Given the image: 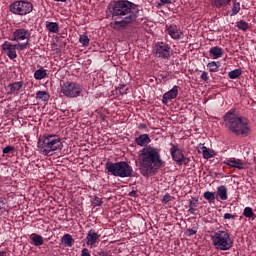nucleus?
Returning <instances> with one entry per match:
<instances>
[{
  "label": "nucleus",
  "instance_id": "16",
  "mask_svg": "<svg viewBox=\"0 0 256 256\" xmlns=\"http://www.w3.org/2000/svg\"><path fill=\"white\" fill-rule=\"evenodd\" d=\"M166 29L168 31V35H170V37L176 41H179V39L183 37V31H181V29H179L175 24L167 26Z\"/></svg>",
  "mask_w": 256,
  "mask_h": 256
},
{
  "label": "nucleus",
  "instance_id": "28",
  "mask_svg": "<svg viewBox=\"0 0 256 256\" xmlns=\"http://www.w3.org/2000/svg\"><path fill=\"white\" fill-rule=\"evenodd\" d=\"M231 3V0H213V5L217 7V9H221V7H227Z\"/></svg>",
  "mask_w": 256,
  "mask_h": 256
},
{
  "label": "nucleus",
  "instance_id": "36",
  "mask_svg": "<svg viewBox=\"0 0 256 256\" xmlns=\"http://www.w3.org/2000/svg\"><path fill=\"white\" fill-rule=\"evenodd\" d=\"M185 235H187V237H193V235H197V228L187 229Z\"/></svg>",
  "mask_w": 256,
  "mask_h": 256
},
{
  "label": "nucleus",
  "instance_id": "41",
  "mask_svg": "<svg viewBox=\"0 0 256 256\" xmlns=\"http://www.w3.org/2000/svg\"><path fill=\"white\" fill-rule=\"evenodd\" d=\"M200 78L202 79V81H205V83H209V74L207 72H202Z\"/></svg>",
  "mask_w": 256,
  "mask_h": 256
},
{
  "label": "nucleus",
  "instance_id": "38",
  "mask_svg": "<svg viewBox=\"0 0 256 256\" xmlns=\"http://www.w3.org/2000/svg\"><path fill=\"white\" fill-rule=\"evenodd\" d=\"M199 202V198L193 197L192 200H189V208L190 207H197V203Z\"/></svg>",
  "mask_w": 256,
  "mask_h": 256
},
{
  "label": "nucleus",
  "instance_id": "32",
  "mask_svg": "<svg viewBox=\"0 0 256 256\" xmlns=\"http://www.w3.org/2000/svg\"><path fill=\"white\" fill-rule=\"evenodd\" d=\"M241 11V4L239 2H234L232 7L231 17L237 15Z\"/></svg>",
  "mask_w": 256,
  "mask_h": 256
},
{
  "label": "nucleus",
  "instance_id": "39",
  "mask_svg": "<svg viewBox=\"0 0 256 256\" xmlns=\"http://www.w3.org/2000/svg\"><path fill=\"white\" fill-rule=\"evenodd\" d=\"M173 0H160V3L157 4V7L161 8L163 5H171Z\"/></svg>",
  "mask_w": 256,
  "mask_h": 256
},
{
  "label": "nucleus",
  "instance_id": "46",
  "mask_svg": "<svg viewBox=\"0 0 256 256\" xmlns=\"http://www.w3.org/2000/svg\"><path fill=\"white\" fill-rule=\"evenodd\" d=\"M129 197H137V191L132 190V191L129 193Z\"/></svg>",
  "mask_w": 256,
  "mask_h": 256
},
{
  "label": "nucleus",
  "instance_id": "48",
  "mask_svg": "<svg viewBox=\"0 0 256 256\" xmlns=\"http://www.w3.org/2000/svg\"><path fill=\"white\" fill-rule=\"evenodd\" d=\"M0 256H7V252L1 251V252H0Z\"/></svg>",
  "mask_w": 256,
  "mask_h": 256
},
{
  "label": "nucleus",
  "instance_id": "10",
  "mask_svg": "<svg viewBox=\"0 0 256 256\" xmlns=\"http://www.w3.org/2000/svg\"><path fill=\"white\" fill-rule=\"evenodd\" d=\"M170 146V153L173 161L178 165H189L191 159L187 158L185 154H183V150L179 149V146H176L173 143H170Z\"/></svg>",
  "mask_w": 256,
  "mask_h": 256
},
{
  "label": "nucleus",
  "instance_id": "14",
  "mask_svg": "<svg viewBox=\"0 0 256 256\" xmlns=\"http://www.w3.org/2000/svg\"><path fill=\"white\" fill-rule=\"evenodd\" d=\"M100 237L101 235L96 233L95 230H89L86 236V245L89 247H96L97 243H99Z\"/></svg>",
  "mask_w": 256,
  "mask_h": 256
},
{
  "label": "nucleus",
  "instance_id": "34",
  "mask_svg": "<svg viewBox=\"0 0 256 256\" xmlns=\"http://www.w3.org/2000/svg\"><path fill=\"white\" fill-rule=\"evenodd\" d=\"M79 42L83 47H89V37L87 35H80Z\"/></svg>",
  "mask_w": 256,
  "mask_h": 256
},
{
  "label": "nucleus",
  "instance_id": "27",
  "mask_svg": "<svg viewBox=\"0 0 256 256\" xmlns=\"http://www.w3.org/2000/svg\"><path fill=\"white\" fill-rule=\"evenodd\" d=\"M243 75V71L241 69H234L228 73L229 79H239Z\"/></svg>",
  "mask_w": 256,
  "mask_h": 256
},
{
  "label": "nucleus",
  "instance_id": "33",
  "mask_svg": "<svg viewBox=\"0 0 256 256\" xmlns=\"http://www.w3.org/2000/svg\"><path fill=\"white\" fill-rule=\"evenodd\" d=\"M201 149L204 159H211L213 157V154H211V150H209V148L203 146Z\"/></svg>",
  "mask_w": 256,
  "mask_h": 256
},
{
  "label": "nucleus",
  "instance_id": "23",
  "mask_svg": "<svg viewBox=\"0 0 256 256\" xmlns=\"http://www.w3.org/2000/svg\"><path fill=\"white\" fill-rule=\"evenodd\" d=\"M45 25L49 33H59V24L57 22L46 21Z\"/></svg>",
  "mask_w": 256,
  "mask_h": 256
},
{
  "label": "nucleus",
  "instance_id": "40",
  "mask_svg": "<svg viewBox=\"0 0 256 256\" xmlns=\"http://www.w3.org/2000/svg\"><path fill=\"white\" fill-rule=\"evenodd\" d=\"M169 201H171V194L166 193V194L163 196L162 203H164L165 205H167V203H169Z\"/></svg>",
  "mask_w": 256,
  "mask_h": 256
},
{
  "label": "nucleus",
  "instance_id": "47",
  "mask_svg": "<svg viewBox=\"0 0 256 256\" xmlns=\"http://www.w3.org/2000/svg\"><path fill=\"white\" fill-rule=\"evenodd\" d=\"M139 129H147V124H139Z\"/></svg>",
  "mask_w": 256,
  "mask_h": 256
},
{
  "label": "nucleus",
  "instance_id": "8",
  "mask_svg": "<svg viewBox=\"0 0 256 256\" xmlns=\"http://www.w3.org/2000/svg\"><path fill=\"white\" fill-rule=\"evenodd\" d=\"M61 93L65 97H69V99H75V97H79L83 93V88L77 82L67 81L61 86Z\"/></svg>",
  "mask_w": 256,
  "mask_h": 256
},
{
  "label": "nucleus",
  "instance_id": "20",
  "mask_svg": "<svg viewBox=\"0 0 256 256\" xmlns=\"http://www.w3.org/2000/svg\"><path fill=\"white\" fill-rule=\"evenodd\" d=\"M61 243L64 245V247H73V243H75V240L73 239V236L71 234H64L61 238Z\"/></svg>",
  "mask_w": 256,
  "mask_h": 256
},
{
  "label": "nucleus",
  "instance_id": "35",
  "mask_svg": "<svg viewBox=\"0 0 256 256\" xmlns=\"http://www.w3.org/2000/svg\"><path fill=\"white\" fill-rule=\"evenodd\" d=\"M29 45H30L29 40H27L25 43L15 44V47L17 51H25V49H27Z\"/></svg>",
  "mask_w": 256,
  "mask_h": 256
},
{
  "label": "nucleus",
  "instance_id": "17",
  "mask_svg": "<svg viewBox=\"0 0 256 256\" xmlns=\"http://www.w3.org/2000/svg\"><path fill=\"white\" fill-rule=\"evenodd\" d=\"M177 95H179V86H173V88L166 92L162 97V103L167 105L171 99H177Z\"/></svg>",
  "mask_w": 256,
  "mask_h": 256
},
{
  "label": "nucleus",
  "instance_id": "21",
  "mask_svg": "<svg viewBox=\"0 0 256 256\" xmlns=\"http://www.w3.org/2000/svg\"><path fill=\"white\" fill-rule=\"evenodd\" d=\"M31 243H33V245H35V247H41V245H43L44 240H43V236L39 235V234H32V236L30 237Z\"/></svg>",
  "mask_w": 256,
  "mask_h": 256
},
{
  "label": "nucleus",
  "instance_id": "37",
  "mask_svg": "<svg viewBox=\"0 0 256 256\" xmlns=\"http://www.w3.org/2000/svg\"><path fill=\"white\" fill-rule=\"evenodd\" d=\"M15 151V146H6L4 149H3V153L4 155H7L9 153H14Z\"/></svg>",
  "mask_w": 256,
  "mask_h": 256
},
{
  "label": "nucleus",
  "instance_id": "45",
  "mask_svg": "<svg viewBox=\"0 0 256 256\" xmlns=\"http://www.w3.org/2000/svg\"><path fill=\"white\" fill-rule=\"evenodd\" d=\"M188 213H190V215H196L197 209L193 208V207H190L189 210H188Z\"/></svg>",
  "mask_w": 256,
  "mask_h": 256
},
{
  "label": "nucleus",
  "instance_id": "3",
  "mask_svg": "<svg viewBox=\"0 0 256 256\" xmlns=\"http://www.w3.org/2000/svg\"><path fill=\"white\" fill-rule=\"evenodd\" d=\"M224 125L230 133L236 137H248L251 135V127H249V119L238 116L235 110L228 111L223 117Z\"/></svg>",
  "mask_w": 256,
  "mask_h": 256
},
{
  "label": "nucleus",
  "instance_id": "31",
  "mask_svg": "<svg viewBox=\"0 0 256 256\" xmlns=\"http://www.w3.org/2000/svg\"><path fill=\"white\" fill-rule=\"evenodd\" d=\"M207 67H208L210 73H217V71H219V65H217V62H215V61L208 63Z\"/></svg>",
  "mask_w": 256,
  "mask_h": 256
},
{
  "label": "nucleus",
  "instance_id": "43",
  "mask_svg": "<svg viewBox=\"0 0 256 256\" xmlns=\"http://www.w3.org/2000/svg\"><path fill=\"white\" fill-rule=\"evenodd\" d=\"M81 256H91V252H89V249L83 248L81 251Z\"/></svg>",
  "mask_w": 256,
  "mask_h": 256
},
{
  "label": "nucleus",
  "instance_id": "6",
  "mask_svg": "<svg viewBox=\"0 0 256 256\" xmlns=\"http://www.w3.org/2000/svg\"><path fill=\"white\" fill-rule=\"evenodd\" d=\"M212 243L218 251H229L233 247V239L227 231L218 230L211 236Z\"/></svg>",
  "mask_w": 256,
  "mask_h": 256
},
{
  "label": "nucleus",
  "instance_id": "15",
  "mask_svg": "<svg viewBox=\"0 0 256 256\" xmlns=\"http://www.w3.org/2000/svg\"><path fill=\"white\" fill-rule=\"evenodd\" d=\"M223 164L227 165L228 167H231L233 169H239V170L245 169V162H243V160L237 159V158H229V159L223 161Z\"/></svg>",
  "mask_w": 256,
  "mask_h": 256
},
{
  "label": "nucleus",
  "instance_id": "44",
  "mask_svg": "<svg viewBox=\"0 0 256 256\" xmlns=\"http://www.w3.org/2000/svg\"><path fill=\"white\" fill-rule=\"evenodd\" d=\"M237 216L231 213L224 214V219H235Z\"/></svg>",
  "mask_w": 256,
  "mask_h": 256
},
{
  "label": "nucleus",
  "instance_id": "24",
  "mask_svg": "<svg viewBox=\"0 0 256 256\" xmlns=\"http://www.w3.org/2000/svg\"><path fill=\"white\" fill-rule=\"evenodd\" d=\"M50 98H51V95H49V92L47 91H38L36 93L37 101H43L45 103L49 101Z\"/></svg>",
  "mask_w": 256,
  "mask_h": 256
},
{
  "label": "nucleus",
  "instance_id": "1",
  "mask_svg": "<svg viewBox=\"0 0 256 256\" xmlns=\"http://www.w3.org/2000/svg\"><path fill=\"white\" fill-rule=\"evenodd\" d=\"M112 17H119L120 21L115 20L110 23V26L115 31H121V29H126L131 23L137 21V13L135 10V4L127 0H118L115 1L112 5V10H110ZM124 17V18H123Z\"/></svg>",
  "mask_w": 256,
  "mask_h": 256
},
{
  "label": "nucleus",
  "instance_id": "19",
  "mask_svg": "<svg viewBox=\"0 0 256 256\" xmlns=\"http://www.w3.org/2000/svg\"><path fill=\"white\" fill-rule=\"evenodd\" d=\"M209 53L213 59H221L223 57V48L214 46L210 48Z\"/></svg>",
  "mask_w": 256,
  "mask_h": 256
},
{
  "label": "nucleus",
  "instance_id": "11",
  "mask_svg": "<svg viewBox=\"0 0 256 256\" xmlns=\"http://www.w3.org/2000/svg\"><path fill=\"white\" fill-rule=\"evenodd\" d=\"M27 89V84L23 81L12 82L5 86V92L7 95H13L16 97L19 93H23Z\"/></svg>",
  "mask_w": 256,
  "mask_h": 256
},
{
  "label": "nucleus",
  "instance_id": "26",
  "mask_svg": "<svg viewBox=\"0 0 256 256\" xmlns=\"http://www.w3.org/2000/svg\"><path fill=\"white\" fill-rule=\"evenodd\" d=\"M45 77H47V70L46 69L40 68V69L36 70L35 73H34V78L37 81H41V79H45Z\"/></svg>",
  "mask_w": 256,
  "mask_h": 256
},
{
  "label": "nucleus",
  "instance_id": "25",
  "mask_svg": "<svg viewBox=\"0 0 256 256\" xmlns=\"http://www.w3.org/2000/svg\"><path fill=\"white\" fill-rule=\"evenodd\" d=\"M243 215L244 217H246V219H251L252 221H255L256 219L255 212H253V208L251 207H245L243 211Z\"/></svg>",
  "mask_w": 256,
  "mask_h": 256
},
{
  "label": "nucleus",
  "instance_id": "4",
  "mask_svg": "<svg viewBox=\"0 0 256 256\" xmlns=\"http://www.w3.org/2000/svg\"><path fill=\"white\" fill-rule=\"evenodd\" d=\"M37 149L41 155L51 157L55 151H61L63 149V142H61L59 135L44 134L38 139Z\"/></svg>",
  "mask_w": 256,
  "mask_h": 256
},
{
  "label": "nucleus",
  "instance_id": "12",
  "mask_svg": "<svg viewBox=\"0 0 256 256\" xmlns=\"http://www.w3.org/2000/svg\"><path fill=\"white\" fill-rule=\"evenodd\" d=\"M12 41H31V31L25 28H18L13 32Z\"/></svg>",
  "mask_w": 256,
  "mask_h": 256
},
{
  "label": "nucleus",
  "instance_id": "22",
  "mask_svg": "<svg viewBox=\"0 0 256 256\" xmlns=\"http://www.w3.org/2000/svg\"><path fill=\"white\" fill-rule=\"evenodd\" d=\"M217 195L220 197L221 201H227L229 197L227 196V187L221 185L217 188Z\"/></svg>",
  "mask_w": 256,
  "mask_h": 256
},
{
  "label": "nucleus",
  "instance_id": "18",
  "mask_svg": "<svg viewBox=\"0 0 256 256\" xmlns=\"http://www.w3.org/2000/svg\"><path fill=\"white\" fill-rule=\"evenodd\" d=\"M135 143L140 147H147V145L151 143V138H149L148 134H141L139 137L135 138Z\"/></svg>",
  "mask_w": 256,
  "mask_h": 256
},
{
  "label": "nucleus",
  "instance_id": "42",
  "mask_svg": "<svg viewBox=\"0 0 256 256\" xmlns=\"http://www.w3.org/2000/svg\"><path fill=\"white\" fill-rule=\"evenodd\" d=\"M94 205H96V207H101V205H103V201L101 200V198L95 197Z\"/></svg>",
  "mask_w": 256,
  "mask_h": 256
},
{
  "label": "nucleus",
  "instance_id": "30",
  "mask_svg": "<svg viewBox=\"0 0 256 256\" xmlns=\"http://www.w3.org/2000/svg\"><path fill=\"white\" fill-rule=\"evenodd\" d=\"M236 27L240 29V31H247L249 29V23L245 20H240L236 23Z\"/></svg>",
  "mask_w": 256,
  "mask_h": 256
},
{
  "label": "nucleus",
  "instance_id": "2",
  "mask_svg": "<svg viewBox=\"0 0 256 256\" xmlns=\"http://www.w3.org/2000/svg\"><path fill=\"white\" fill-rule=\"evenodd\" d=\"M140 173L143 177L155 175L163 166L159 148L153 146L144 147L139 154Z\"/></svg>",
  "mask_w": 256,
  "mask_h": 256
},
{
  "label": "nucleus",
  "instance_id": "13",
  "mask_svg": "<svg viewBox=\"0 0 256 256\" xmlns=\"http://www.w3.org/2000/svg\"><path fill=\"white\" fill-rule=\"evenodd\" d=\"M2 49L5 51L9 59H17V48L15 45L11 44V42L5 41L2 44Z\"/></svg>",
  "mask_w": 256,
  "mask_h": 256
},
{
  "label": "nucleus",
  "instance_id": "9",
  "mask_svg": "<svg viewBox=\"0 0 256 256\" xmlns=\"http://www.w3.org/2000/svg\"><path fill=\"white\" fill-rule=\"evenodd\" d=\"M154 55L158 59H171V55H173V50H171V46L165 42H158L154 47Z\"/></svg>",
  "mask_w": 256,
  "mask_h": 256
},
{
  "label": "nucleus",
  "instance_id": "49",
  "mask_svg": "<svg viewBox=\"0 0 256 256\" xmlns=\"http://www.w3.org/2000/svg\"><path fill=\"white\" fill-rule=\"evenodd\" d=\"M55 1H58V2H61V3H66L67 0H55Z\"/></svg>",
  "mask_w": 256,
  "mask_h": 256
},
{
  "label": "nucleus",
  "instance_id": "7",
  "mask_svg": "<svg viewBox=\"0 0 256 256\" xmlns=\"http://www.w3.org/2000/svg\"><path fill=\"white\" fill-rule=\"evenodd\" d=\"M10 11L13 15H20L21 17L29 15L33 12V3L25 0L15 1L10 5Z\"/></svg>",
  "mask_w": 256,
  "mask_h": 256
},
{
  "label": "nucleus",
  "instance_id": "29",
  "mask_svg": "<svg viewBox=\"0 0 256 256\" xmlns=\"http://www.w3.org/2000/svg\"><path fill=\"white\" fill-rule=\"evenodd\" d=\"M204 199H206V201L210 202V203H214L215 199H217V197L215 196V193L210 192V191H206L203 195Z\"/></svg>",
  "mask_w": 256,
  "mask_h": 256
},
{
  "label": "nucleus",
  "instance_id": "5",
  "mask_svg": "<svg viewBox=\"0 0 256 256\" xmlns=\"http://www.w3.org/2000/svg\"><path fill=\"white\" fill-rule=\"evenodd\" d=\"M105 165L108 173H110L114 177H133V168L125 161L116 163L108 161Z\"/></svg>",
  "mask_w": 256,
  "mask_h": 256
}]
</instances>
